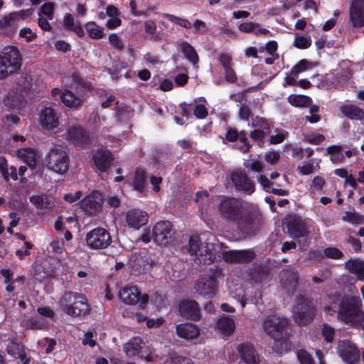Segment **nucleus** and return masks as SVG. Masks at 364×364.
Segmentation results:
<instances>
[{"instance_id":"1","label":"nucleus","mask_w":364,"mask_h":364,"mask_svg":"<svg viewBox=\"0 0 364 364\" xmlns=\"http://www.w3.org/2000/svg\"><path fill=\"white\" fill-rule=\"evenodd\" d=\"M281 284L289 295H293L296 291L300 293L296 296L293 306L294 320L300 326L309 324L315 315L314 302L306 296L309 286L304 287L301 282L299 283L298 272L293 269H287L282 272Z\"/></svg>"},{"instance_id":"2","label":"nucleus","mask_w":364,"mask_h":364,"mask_svg":"<svg viewBox=\"0 0 364 364\" xmlns=\"http://www.w3.org/2000/svg\"><path fill=\"white\" fill-rule=\"evenodd\" d=\"M59 304L65 314L75 318L85 317L91 311L87 297L83 294L75 291H65Z\"/></svg>"},{"instance_id":"3","label":"nucleus","mask_w":364,"mask_h":364,"mask_svg":"<svg viewBox=\"0 0 364 364\" xmlns=\"http://www.w3.org/2000/svg\"><path fill=\"white\" fill-rule=\"evenodd\" d=\"M23 64V57L15 46H7L0 52V79L18 72Z\"/></svg>"},{"instance_id":"4","label":"nucleus","mask_w":364,"mask_h":364,"mask_svg":"<svg viewBox=\"0 0 364 364\" xmlns=\"http://www.w3.org/2000/svg\"><path fill=\"white\" fill-rule=\"evenodd\" d=\"M46 167L58 174L68 171L70 159L66 148L62 145H54L45 156Z\"/></svg>"},{"instance_id":"5","label":"nucleus","mask_w":364,"mask_h":364,"mask_svg":"<svg viewBox=\"0 0 364 364\" xmlns=\"http://www.w3.org/2000/svg\"><path fill=\"white\" fill-rule=\"evenodd\" d=\"M218 210L223 219L235 225L245 212L239 200L229 197L223 198L218 206Z\"/></svg>"},{"instance_id":"6","label":"nucleus","mask_w":364,"mask_h":364,"mask_svg":"<svg viewBox=\"0 0 364 364\" xmlns=\"http://www.w3.org/2000/svg\"><path fill=\"white\" fill-rule=\"evenodd\" d=\"M235 225L244 237L255 236L260 230L261 215L256 212L245 211Z\"/></svg>"},{"instance_id":"7","label":"nucleus","mask_w":364,"mask_h":364,"mask_svg":"<svg viewBox=\"0 0 364 364\" xmlns=\"http://www.w3.org/2000/svg\"><path fill=\"white\" fill-rule=\"evenodd\" d=\"M109 232L103 228H95L90 230L85 235L86 245L91 250H104L112 243Z\"/></svg>"},{"instance_id":"8","label":"nucleus","mask_w":364,"mask_h":364,"mask_svg":"<svg viewBox=\"0 0 364 364\" xmlns=\"http://www.w3.org/2000/svg\"><path fill=\"white\" fill-rule=\"evenodd\" d=\"M174 235L172 223L168 220L159 221L152 230L154 241L160 246H166L170 243Z\"/></svg>"},{"instance_id":"9","label":"nucleus","mask_w":364,"mask_h":364,"mask_svg":"<svg viewBox=\"0 0 364 364\" xmlns=\"http://www.w3.org/2000/svg\"><path fill=\"white\" fill-rule=\"evenodd\" d=\"M288 320L276 315H269L263 321L264 331L272 336L285 335Z\"/></svg>"},{"instance_id":"10","label":"nucleus","mask_w":364,"mask_h":364,"mask_svg":"<svg viewBox=\"0 0 364 364\" xmlns=\"http://www.w3.org/2000/svg\"><path fill=\"white\" fill-rule=\"evenodd\" d=\"M102 197L97 191H92L80 202V208L87 215H96L102 210Z\"/></svg>"},{"instance_id":"11","label":"nucleus","mask_w":364,"mask_h":364,"mask_svg":"<svg viewBox=\"0 0 364 364\" xmlns=\"http://www.w3.org/2000/svg\"><path fill=\"white\" fill-rule=\"evenodd\" d=\"M179 315L184 319L198 321L202 317L201 309L197 301L191 299H183L178 304Z\"/></svg>"},{"instance_id":"12","label":"nucleus","mask_w":364,"mask_h":364,"mask_svg":"<svg viewBox=\"0 0 364 364\" xmlns=\"http://www.w3.org/2000/svg\"><path fill=\"white\" fill-rule=\"evenodd\" d=\"M196 292L207 299L213 298L218 290V280L215 275H204L196 284Z\"/></svg>"},{"instance_id":"13","label":"nucleus","mask_w":364,"mask_h":364,"mask_svg":"<svg viewBox=\"0 0 364 364\" xmlns=\"http://www.w3.org/2000/svg\"><path fill=\"white\" fill-rule=\"evenodd\" d=\"M119 296L124 304L130 305L137 303L144 305L149 301V295L146 294L142 295L135 286L124 287L119 291Z\"/></svg>"},{"instance_id":"14","label":"nucleus","mask_w":364,"mask_h":364,"mask_svg":"<svg viewBox=\"0 0 364 364\" xmlns=\"http://www.w3.org/2000/svg\"><path fill=\"white\" fill-rule=\"evenodd\" d=\"M230 179L237 191L244 192L250 195L255 190V183L247 176L245 171H235L232 172Z\"/></svg>"},{"instance_id":"15","label":"nucleus","mask_w":364,"mask_h":364,"mask_svg":"<svg viewBox=\"0 0 364 364\" xmlns=\"http://www.w3.org/2000/svg\"><path fill=\"white\" fill-rule=\"evenodd\" d=\"M256 257L251 249L240 250H228L223 252V257L228 263L247 264L251 262Z\"/></svg>"},{"instance_id":"16","label":"nucleus","mask_w":364,"mask_h":364,"mask_svg":"<svg viewBox=\"0 0 364 364\" xmlns=\"http://www.w3.org/2000/svg\"><path fill=\"white\" fill-rule=\"evenodd\" d=\"M130 264L135 274H144L151 266V259L146 250L134 252L130 259Z\"/></svg>"},{"instance_id":"17","label":"nucleus","mask_w":364,"mask_h":364,"mask_svg":"<svg viewBox=\"0 0 364 364\" xmlns=\"http://www.w3.org/2000/svg\"><path fill=\"white\" fill-rule=\"evenodd\" d=\"M287 229L289 236L294 239L306 237L309 233L305 221L295 215L287 218Z\"/></svg>"},{"instance_id":"18","label":"nucleus","mask_w":364,"mask_h":364,"mask_svg":"<svg viewBox=\"0 0 364 364\" xmlns=\"http://www.w3.org/2000/svg\"><path fill=\"white\" fill-rule=\"evenodd\" d=\"M338 352L342 359L348 364L358 361L360 358V350L358 347L348 341L339 343Z\"/></svg>"},{"instance_id":"19","label":"nucleus","mask_w":364,"mask_h":364,"mask_svg":"<svg viewBox=\"0 0 364 364\" xmlns=\"http://www.w3.org/2000/svg\"><path fill=\"white\" fill-rule=\"evenodd\" d=\"M67 139L76 146H84L90 143L89 132L82 127H71L68 131Z\"/></svg>"},{"instance_id":"20","label":"nucleus","mask_w":364,"mask_h":364,"mask_svg":"<svg viewBox=\"0 0 364 364\" xmlns=\"http://www.w3.org/2000/svg\"><path fill=\"white\" fill-rule=\"evenodd\" d=\"M39 122L43 129L53 130L59 125V117L52 107L43 108L39 114Z\"/></svg>"},{"instance_id":"21","label":"nucleus","mask_w":364,"mask_h":364,"mask_svg":"<svg viewBox=\"0 0 364 364\" xmlns=\"http://www.w3.org/2000/svg\"><path fill=\"white\" fill-rule=\"evenodd\" d=\"M350 21L355 28L364 26V0H353L350 7Z\"/></svg>"},{"instance_id":"22","label":"nucleus","mask_w":364,"mask_h":364,"mask_svg":"<svg viewBox=\"0 0 364 364\" xmlns=\"http://www.w3.org/2000/svg\"><path fill=\"white\" fill-rule=\"evenodd\" d=\"M24 92L18 89L11 90L4 100V105L9 109H21L26 104Z\"/></svg>"},{"instance_id":"23","label":"nucleus","mask_w":364,"mask_h":364,"mask_svg":"<svg viewBox=\"0 0 364 364\" xmlns=\"http://www.w3.org/2000/svg\"><path fill=\"white\" fill-rule=\"evenodd\" d=\"M147 220V213L140 209L129 210L126 215V221L128 227L134 230L139 229L146 223Z\"/></svg>"},{"instance_id":"24","label":"nucleus","mask_w":364,"mask_h":364,"mask_svg":"<svg viewBox=\"0 0 364 364\" xmlns=\"http://www.w3.org/2000/svg\"><path fill=\"white\" fill-rule=\"evenodd\" d=\"M131 186L133 190L137 192L139 196H146L147 173L145 170L141 168H137L135 170Z\"/></svg>"},{"instance_id":"25","label":"nucleus","mask_w":364,"mask_h":364,"mask_svg":"<svg viewBox=\"0 0 364 364\" xmlns=\"http://www.w3.org/2000/svg\"><path fill=\"white\" fill-rule=\"evenodd\" d=\"M199 327L192 323H183L178 324L176 327V335L186 340H193L200 336Z\"/></svg>"},{"instance_id":"26","label":"nucleus","mask_w":364,"mask_h":364,"mask_svg":"<svg viewBox=\"0 0 364 364\" xmlns=\"http://www.w3.org/2000/svg\"><path fill=\"white\" fill-rule=\"evenodd\" d=\"M237 350L241 359L247 364H258L259 355L252 344L243 343L238 345Z\"/></svg>"},{"instance_id":"27","label":"nucleus","mask_w":364,"mask_h":364,"mask_svg":"<svg viewBox=\"0 0 364 364\" xmlns=\"http://www.w3.org/2000/svg\"><path fill=\"white\" fill-rule=\"evenodd\" d=\"M7 353L15 359H20L22 364H29L30 358L26 355L24 346L21 342L12 340L6 346Z\"/></svg>"},{"instance_id":"28","label":"nucleus","mask_w":364,"mask_h":364,"mask_svg":"<svg viewBox=\"0 0 364 364\" xmlns=\"http://www.w3.org/2000/svg\"><path fill=\"white\" fill-rule=\"evenodd\" d=\"M112 160V154L108 150H98L92 155L94 164L100 172L107 171Z\"/></svg>"},{"instance_id":"29","label":"nucleus","mask_w":364,"mask_h":364,"mask_svg":"<svg viewBox=\"0 0 364 364\" xmlns=\"http://www.w3.org/2000/svg\"><path fill=\"white\" fill-rule=\"evenodd\" d=\"M215 258V248L213 242H207L200 248L197 258L199 264H210Z\"/></svg>"},{"instance_id":"30","label":"nucleus","mask_w":364,"mask_h":364,"mask_svg":"<svg viewBox=\"0 0 364 364\" xmlns=\"http://www.w3.org/2000/svg\"><path fill=\"white\" fill-rule=\"evenodd\" d=\"M144 342L139 337L132 338L128 343L123 346V350L129 357H134L142 353L141 349Z\"/></svg>"},{"instance_id":"31","label":"nucleus","mask_w":364,"mask_h":364,"mask_svg":"<svg viewBox=\"0 0 364 364\" xmlns=\"http://www.w3.org/2000/svg\"><path fill=\"white\" fill-rule=\"evenodd\" d=\"M345 266L358 280H364V261L359 259H349L345 263Z\"/></svg>"},{"instance_id":"32","label":"nucleus","mask_w":364,"mask_h":364,"mask_svg":"<svg viewBox=\"0 0 364 364\" xmlns=\"http://www.w3.org/2000/svg\"><path fill=\"white\" fill-rule=\"evenodd\" d=\"M17 156L32 170L36 167V153L32 148H21L18 149Z\"/></svg>"},{"instance_id":"33","label":"nucleus","mask_w":364,"mask_h":364,"mask_svg":"<svg viewBox=\"0 0 364 364\" xmlns=\"http://www.w3.org/2000/svg\"><path fill=\"white\" fill-rule=\"evenodd\" d=\"M29 200L30 202L39 210H50L53 206L51 198L45 194L32 196L30 197Z\"/></svg>"},{"instance_id":"34","label":"nucleus","mask_w":364,"mask_h":364,"mask_svg":"<svg viewBox=\"0 0 364 364\" xmlns=\"http://www.w3.org/2000/svg\"><path fill=\"white\" fill-rule=\"evenodd\" d=\"M341 111L345 117L350 119L361 120L364 118L363 109L354 105H343Z\"/></svg>"},{"instance_id":"35","label":"nucleus","mask_w":364,"mask_h":364,"mask_svg":"<svg viewBox=\"0 0 364 364\" xmlns=\"http://www.w3.org/2000/svg\"><path fill=\"white\" fill-rule=\"evenodd\" d=\"M60 102L69 108L76 109L82 105V100L73 92L65 90L60 95Z\"/></svg>"},{"instance_id":"36","label":"nucleus","mask_w":364,"mask_h":364,"mask_svg":"<svg viewBox=\"0 0 364 364\" xmlns=\"http://www.w3.org/2000/svg\"><path fill=\"white\" fill-rule=\"evenodd\" d=\"M217 327L223 335L228 336L235 330V321L229 316H222L217 322Z\"/></svg>"},{"instance_id":"37","label":"nucleus","mask_w":364,"mask_h":364,"mask_svg":"<svg viewBox=\"0 0 364 364\" xmlns=\"http://www.w3.org/2000/svg\"><path fill=\"white\" fill-rule=\"evenodd\" d=\"M181 48L182 53L188 60L191 62L193 65L198 63L199 57L196 49L192 45H191L188 42L183 41L181 43Z\"/></svg>"},{"instance_id":"38","label":"nucleus","mask_w":364,"mask_h":364,"mask_svg":"<svg viewBox=\"0 0 364 364\" xmlns=\"http://www.w3.org/2000/svg\"><path fill=\"white\" fill-rule=\"evenodd\" d=\"M343 148L341 145H331L327 148V154H330V159L333 163L341 164L344 161Z\"/></svg>"},{"instance_id":"39","label":"nucleus","mask_w":364,"mask_h":364,"mask_svg":"<svg viewBox=\"0 0 364 364\" xmlns=\"http://www.w3.org/2000/svg\"><path fill=\"white\" fill-rule=\"evenodd\" d=\"M287 100L292 106L297 107H307L312 102L311 99L308 96L294 94L289 95Z\"/></svg>"},{"instance_id":"40","label":"nucleus","mask_w":364,"mask_h":364,"mask_svg":"<svg viewBox=\"0 0 364 364\" xmlns=\"http://www.w3.org/2000/svg\"><path fill=\"white\" fill-rule=\"evenodd\" d=\"M284 335L272 336L274 339V348L277 353L282 354L289 350L291 343Z\"/></svg>"},{"instance_id":"41","label":"nucleus","mask_w":364,"mask_h":364,"mask_svg":"<svg viewBox=\"0 0 364 364\" xmlns=\"http://www.w3.org/2000/svg\"><path fill=\"white\" fill-rule=\"evenodd\" d=\"M85 29L90 38L92 39H100L104 36V31L102 28H100L95 22H87L85 26Z\"/></svg>"},{"instance_id":"42","label":"nucleus","mask_w":364,"mask_h":364,"mask_svg":"<svg viewBox=\"0 0 364 364\" xmlns=\"http://www.w3.org/2000/svg\"><path fill=\"white\" fill-rule=\"evenodd\" d=\"M195 200L199 204L202 211L206 213L208 210V206L210 201L209 199V193L207 191L197 192Z\"/></svg>"},{"instance_id":"43","label":"nucleus","mask_w":364,"mask_h":364,"mask_svg":"<svg viewBox=\"0 0 364 364\" xmlns=\"http://www.w3.org/2000/svg\"><path fill=\"white\" fill-rule=\"evenodd\" d=\"M239 144L237 148L240 152L243 154H247L250 151L252 144L247 139V134L245 131L240 132V136L237 139Z\"/></svg>"},{"instance_id":"44","label":"nucleus","mask_w":364,"mask_h":364,"mask_svg":"<svg viewBox=\"0 0 364 364\" xmlns=\"http://www.w3.org/2000/svg\"><path fill=\"white\" fill-rule=\"evenodd\" d=\"M164 16L166 19L181 26L182 28H191L192 26L191 23L186 18H181L170 14H164Z\"/></svg>"},{"instance_id":"45","label":"nucleus","mask_w":364,"mask_h":364,"mask_svg":"<svg viewBox=\"0 0 364 364\" xmlns=\"http://www.w3.org/2000/svg\"><path fill=\"white\" fill-rule=\"evenodd\" d=\"M343 220L353 225H359L363 223V216L356 212L347 211L342 218Z\"/></svg>"},{"instance_id":"46","label":"nucleus","mask_w":364,"mask_h":364,"mask_svg":"<svg viewBox=\"0 0 364 364\" xmlns=\"http://www.w3.org/2000/svg\"><path fill=\"white\" fill-rule=\"evenodd\" d=\"M310 67L311 63L306 59H302L293 66L290 73L294 77H297L299 73L307 70Z\"/></svg>"},{"instance_id":"47","label":"nucleus","mask_w":364,"mask_h":364,"mask_svg":"<svg viewBox=\"0 0 364 364\" xmlns=\"http://www.w3.org/2000/svg\"><path fill=\"white\" fill-rule=\"evenodd\" d=\"M30 15L31 12L28 9L21 10L19 11L11 13L9 17L4 18V21L6 25L10 26L11 22H13L15 19H24L26 17Z\"/></svg>"},{"instance_id":"48","label":"nucleus","mask_w":364,"mask_h":364,"mask_svg":"<svg viewBox=\"0 0 364 364\" xmlns=\"http://www.w3.org/2000/svg\"><path fill=\"white\" fill-rule=\"evenodd\" d=\"M188 244H189V248H188L189 254L191 256H195L196 259L199 252H200V248L204 245L200 243L198 237H191Z\"/></svg>"},{"instance_id":"49","label":"nucleus","mask_w":364,"mask_h":364,"mask_svg":"<svg viewBox=\"0 0 364 364\" xmlns=\"http://www.w3.org/2000/svg\"><path fill=\"white\" fill-rule=\"evenodd\" d=\"M129 107L124 104H119V101L116 102L115 114L119 120L129 117Z\"/></svg>"},{"instance_id":"50","label":"nucleus","mask_w":364,"mask_h":364,"mask_svg":"<svg viewBox=\"0 0 364 364\" xmlns=\"http://www.w3.org/2000/svg\"><path fill=\"white\" fill-rule=\"evenodd\" d=\"M254 120L255 122L252 123L253 127L264 130L266 134L270 130L272 125L264 117L257 116Z\"/></svg>"},{"instance_id":"51","label":"nucleus","mask_w":364,"mask_h":364,"mask_svg":"<svg viewBox=\"0 0 364 364\" xmlns=\"http://www.w3.org/2000/svg\"><path fill=\"white\" fill-rule=\"evenodd\" d=\"M218 60L223 70L233 66L232 55L228 53H220L218 55Z\"/></svg>"},{"instance_id":"52","label":"nucleus","mask_w":364,"mask_h":364,"mask_svg":"<svg viewBox=\"0 0 364 364\" xmlns=\"http://www.w3.org/2000/svg\"><path fill=\"white\" fill-rule=\"evenodd\" d=\"M311 40L304 36L296 35L294 42V46L299 49H306L310 47Z\"/></svg>"},{"instance_id":"53","label":"nucleus","mask_w":364,"mask_h":364,"mask_svg":"<svg viewBox=\"0 0 364 364\" xmlns=\"http://www.w3.org/2000/svg\"><path fill=\"white\" fill-rule=\"evenodd\" d=\"M321 335L324 337L327 343H331L333 341L335 329L328 323L323 324Z\"/></svg>"},{"instance_id":"54","label":"nucleus","mask_w":364,"mask_h":364,"mask_svg":"<svg viewBox=\"0 0 364 364\" xmlns=\"http://www.w3.org/2000/svg\"><path fill=\"white\" fill-rule=\"evenodd\" d=\"M323 255L326 257L333 259H339L343 257V252L334 247H330L324 249Z\"/></svg>"},{"instance_id":"55","label":"nucleus","mask_w":364,"mask_h":364,"mask_svg":"<svg viewBox=\"0 0 364 364\" xmlns=\"http://www.w3.org/2000/svg\"><path fill=\"white\" fill-rule=\"evenodd\" d=\"M297 358L301 364H314V360L311 354L305 350H299L296 352Z\"/></svg>"},{"instance_id":"56","label":"nucleus","mask_w":364,"mask_h":364,"mask_svg":"<svg viewBox=\"0 0 364 364\" xmlns=\"http://www.w3.org/2000/svg\"><path fill=\"white\" fill-rule=\"evenodd\" d=\"M144 31L147 34L151 35L150 39L157 41L158 36H154L156 31V24L154 21L147 20L144 21Z\"/></svg>"},{"instance_id":"57","label":"nucleus","mask_w":364,"mask_h":364,"mask_svg":"<svg viewBox=\"0 0 364 364\" xmlns=\"http://www.w3.org/2000/svg\"><path fill=\"white\" fill-rule=\"evenodd\" d=\"M54 9H55V4L53 2L44 3L41 6V12L43 15L46 16L48 17V18H49V19L53 18Z\"/></svg>"},{"instance_id":"58","label":"nucleus","mask_w":364,"mask_h":364,"mask_svg":"<svg viewBox=\"0 0 364 364\" xmlns=\"http://www.w3.org/2000/svg\"><path fill=\"white\" fill-rule=\"evenodd\" d=\"M109 41L114 48L119 50H122L124 47V42L116 33H112L109 36Z\"/></svg>"},{"instance_id":"59","label":"nucleus","mask_w":364,"mask_h":364,"mask_svg":"<svg viewBox=\"0 0 364 364\" xmlns=\"http://www.w3.org/2000/svg\"><path fill=\"white\" fill-rule=\"evenodd\" d=\"M258 26V23H255L253 22L248 21L240 23L238 26V29L241 32L250 33L255 32V29Z\"/></svg>"},{"instance_id":"60","label":"nucleus","mask_w":364,"mask_h":364,"mask_svg":"<svg viewBox=\"0 0 364 364\" xmlns=\"http://www.w3.org/2000/svg\"><path fill=\"white\" fill-rule=\"evenodd\" d=\"M225 80L227 82L233 84L237 80V76L232 66L224 70Z\"/></svg>"},{"instance_id":"61","label":"nucleus","mask_w":364,"mask_h":364,"mask_svg":"<svg viewBox=\"0 0 364 364\" xmlns=\"http://www.w3.org/2000/svg\"><path fill=\"white\" fill-rule=\"evenodd\" d=\"M239 118L247 121L252 116V111L248 105L243 104L240 107L238 112Z\"/></svg>"},{"instance_id":"62","label":"nucleus","mask_w":364,"mask_h":364,"mask_svg":"<svg viewBox=\"0 0 364 364\" xmlns=\"http://www.w3.org/2000/svg\"><path fill=\"white\" fill-rule=\"evenodd\" d=\"M240 136V132L235 127H229L225 134V139L229 142H235Z\"/></svg>"},{"instance_id":"63","label":"nucleus","mask_w":364,"mask_h":364,"mask_svg":"<svg viewBox=\"0 0 364 364\" xmlns=\"http://www.w3.org/2000/svg\"><path fill=\"white\" fill-rule=\"evenodd\" d=\"M266 132L264 130L256 129L250 132V137L257 143H262L264 141Z\"/></svg>"},{"instance_id":"64","label":"nucleus","mask_w":364,"mask_h":364,"mask_svg":"<svg viewBox=\"0 0 364 364\" xmlns=\"http://www.w3.org/2000/svg\"><path fill=\"white\" fill-rule=\"evenodd\" d=\"M279 153L276 151H268L264 155L265 161L272 165L277 164L279 161Z\"/></svg>"}]
</instances>
